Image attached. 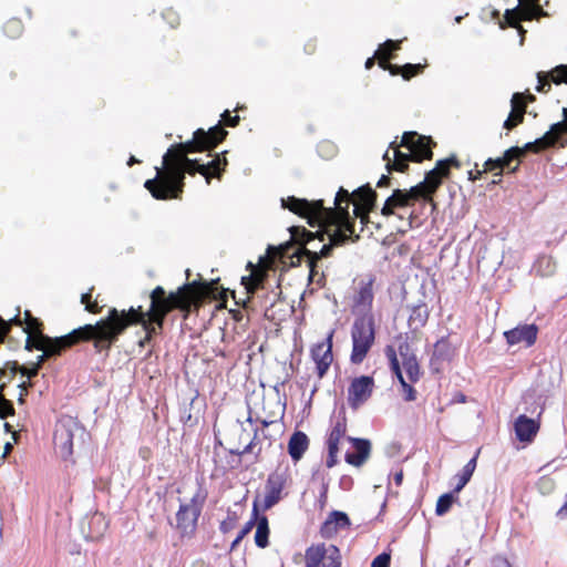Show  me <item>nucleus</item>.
Here are the masks:
<instances>
[{
	"mask_svg": "<svg viewBox=\"0 0 567 567\" xmlns=\"http://www.w3.org/2000/svg\"><path fill=\"white\" fill-rule=\"evenodd\" d=\"M3 32L10 39L19 38L23 32V23L20 19H9L3 24Z\"/></svg>",
	"mask_w": 567,
	"mask_h": 567,
	"instance_id": "nucleus-44",
	"label": "nucleus"
},
{
	"mask_svg": "<svg viewBox=\"0 0 567 567\" xmlns=\"http://www.w3.org/2000/svg\"><path fill=\"white\" fill-rule=\"evenodd\" d=\"M350 525V518L344 512L332 511L320 526V536L324 539H331L340 530L348 529Z\"/></svg>",
	"mask_w": 567,
	"mask_h": 567,
	"instance_id": "nucleus-24",
	"label": "nucleus"
},
{
	"mask_svg": "<svg viewBox=\"0 0 567 567\" xmlns=\"http://www.w3.org/2000/svg\"><path fill=\"white\" fill-rule=\"evenodd\" d=\"M89 341L93 342L97 353H101L106 348V318L100 319L95 324H85L74 329L70 333L59 338L45 336L43 330L30 332L27 336L25 349L28 351H32L33 349L39 351L45 350L47 355H60L71 347L80 342Z\"/></svg>",
	"mask_w": 567,
	"mask_h": 567,
	"instance_id": "nucleus-2",
	"label": "nucleus"
},
{
	"mask_svg": "<svg viewBox=\"0 0 567 567\" xmlns=\"http://www.w3.org/2000/svg\"><path fill=\"white\" fill-rule=\"evenodd\" d=\"M4 365L7 369V377L9 381H11L14 378L17 372L20 373L21 365L17 361H8L4 363Z\"/></svg>",
	"mask_w": 567,
	"mask_h": 567,
	"instance_id": "nucleus-60",
	"label": "nucleus"
},
{
	"mask_svg": "<svg viewBox=\"0 0 567 567\" xmlns=\"http://www.w3.org/2000/svg\"><path fill=\"white\" fill-rule=\"evenodd\" d=\"M429 319V311L425 305H419L413 307L410 317L409 324L414 328L424 327Z\"/></svg>",
	"mask_w": 567,
	"mask_h": 567,
	"instance_id": "nucleus-41",
	"label": "nucleus"
},
{
	"mask_svg": "<svg viewBox=\"0 0 567 567\" xmlns=\"http://www.w3.org/2000/svg\"><path fill=\"white\" fill-rule=\"evenodd\" d=\"M309 447V439L306 433L296 431L288 442V453L293 461H299Z\"/></svg>",
	"mask_w": 567,
	"mask_h": 567,
	"instance_id": "nucleus-31",
	"label": "nucleus"
},
{
	"mask_svg": "<svg viewBox=\"0 0 567 567\" xmlns=\"http://www.w3.org/2000/svg\"><path fill=\"white\" fill-rule=\"evenodd\" d=\"M401 40H386L384 43L380 44L375 51L378 64H380V59H382L383 55L388 56L386 61L394 59V53L401 49Z\"/></svg>",
	"mask_w": 567,
	"mask_h": 567,
	"instance_id": "nucleus-40",
	"label": "nucleus"
},
{
	"mask_svg": "<svg viewBox=\"0 0 567 567\" xmlns=\"http://www.w3.org/2000/svg\"><path fill=\"white\" fill-rule=\"evenodd\" d=\"M182 421L185 425L194 426L198 423L197 417H193L192 413H187L186 415L182 416Z\"/></svg>",
	"mask_w": 567,
	"mask_h": 567,
	"instance_id": "nucleus-63",
	"label": "nucleus"
},
{
	"mask_svg": "<svg viewBox=\"0 0 567 567\" xmlns=\"http://www.w3.org/2000/svg\"><path fill=\"white\" fill-rule=\"evenodd\" d=\"M228 292L229 290L228 289H225V288H220L218 289L215 293H213L212 296H209L207 299H213V300H216V301H223V300H227L228 301ZM230 296L233 297V299L236 301H238L236 299V293L235 291H230Z\"/></svg>",
	"mask_w": 567,
	"mask_h": 567,
	"instance_id": "nucleus-57",
	"label": "nucleus"
},
{
	"mask_svg": "<svg viewBox=\"0 0 567 567\" xmlns=\"http://www.w3.org/2000/svg\"><path fill=\"white\" fill-rule=\"evenodd\" d=\"M349 194L347 189L340 187L334 197V207H324L323 200H307L288 196L281 199L284 208L306 218L309 226L319 227L316 233L307 230L303 226H292L289 228L291 240L299 245L296 254L299 257L308 258L309 280L318 284L324 278L319 275L317 262L321 258L330 257L334 247L344 246L349 241L357 243L360 236L353 237V223L347 212V207L341 204H349Z\"/></svg>",
	"mask_w": 567,
	"mask_h": 567,
	"instance_id": "nucleus-1",
	"label": "nucleus"
},
{
	"mask_svg": "<svg viewBox=\"0 0 567 567\" xmlns=\"http://www.w3.org/2000/svg\"><path fill=\"white\" fill-rule=\"evenodd\" d=\"M162 17L171 28H176L179 25V14L173 8L165 9L162 13Z\"/></svg>",
	"mask_w": 567,
	"mask_h": 567,
	"instance_id": "nucleus-54",
	"label": "nucleus"
},
{
	"mask_svg": "<svg viewBox=\"0 0 567 567\" xmlns=\"http://www.w3.org/2000/svg\"><path fill=\"white\" fill-rule=\"evenodd\" d=\"M525 113L516 110H511L507 118L504 121L503 127L506 131H513L524 122Z\"/></svg>",
	"mask_w": 567,
	"mask_h": 567,
	"instance_id": "nucleus-45",
	"label": "nucleus"
},
{
	"mask_svg": "<svg viewBox=\"0 0 567 567\" xmlns=\"http://www.w3.org/2000/svg\"><path fill=\"white\" fill-rule=\"evenodd\" d=\"M349 442L352 444L354 452H347L344 455V460L348 464L360 467L362 466L370 456L371 444L369 440L365 439H354L348 437Z\"/></svg>",
	"mask_w": 567,
	"mask_h": 567,
	"instance_id": "nucleus-27",
	"label": "nucleus"
},
{
	"mask_svg": "<svg viewBox=\"0 0 567 567\" xmlns=\"http://www.w3.org/2000/svg\"><path fill=\"white\" fill-rule=\"evenodd\" d=\"M537 82L536 91L539 93H548L551 90V84L567 85V64L556 65L547 72L539 71Z\"/></svg>",
	"mask_w": 567,
	"mask_h": 567,
	"instance_id": "nucleus-23",
	"label": "nucleus"
},
{
	"mask_svg": "<svg viewBox=\"0 0 567 567\" xmlns=\"http://www.w3.org/2000/svg\"><path fill=\"white\" fill-rule=\"evenodd\" d=\"M538 328L536 324H524L512 330L505 331L504 337L509 346L525 342L527 347L536 342Z\"/></svg>",
	"mask_w": 567,
	"mask_h": 567,
	"instance_id": "nucleus-25",
	"label": "nucleus"
},
{
	"mask_svg": "<svg viewBox=\"0 0 567 567\" xmlns=\"http://www.w3.org/2000/svg\"><path fill=\"white\" fill-rule=\"evenodd\" d=\"M386 58L388 56L383 55L382 59H380L379 66L382 70L388 71L393 76L401 75L402 65L392 64L390 61H386Z\"/></svg>",
	"mask_w": 567,
	"mask_h": 567,
	"instance_id": "nucleus-55",
	"label": "nucleus"
},
{
	"mask_svg": "<svg viewBox=\"0 0 567 567\" xmlns=\"http://www.w3.org/2000/svg\"><path fill=\"white\" fill-rule=\"evenodd\" d=\"M426 65H427L426 62L424 64H421V63H417V64L406 63V64L402 65L401 76L405 81H410L412 78L423 73V71L426 68Z\"/></svg>",
	"mask_w": 567,
	"mask_h": 567,
	"instance_id": "nucleus-48",
	"label": "nucleus"
},
{
	"mask_svg": "<svg viewBox=\"0 0 567 567\" xmlns=\"http://www.w3.org/2000/svg\"><path fill=\"white\" fill-rule=\"evenodd\" d=\"M511 107L513 110L520 111L526 114L527 101L525 97V93H514L511 99Z\"/></svg>",
	"mask_w": 567,
	"mask_h": 567,
	"instance_id": "nucleus-52",
	"label": "nucleus"
},
{
	"mask_svg": "<svg viewBox=\"0 0 567 567\" xmlns=\"http://www.w3.org/2000/svg\"><path fill=\"white\" fill-rule=\"evenodd\" d=\"M178 297V288L175 291L166 292L162 286H156L150 292L151 305L146 312L168 315L175 310V303Z\"/></svg>",
	"mask_w": 567,
	"mask_h": 567,
	"instance_id": "nucleus-17",
	"label": "nucleus"
},
{
	"mask_svg": "<svg viewBox=\"0 0 567 567\" xmlns=\"http://www.w3.org/2000/svg\"><path fill=\"white\" fill-rule=\"evenodd\" d=\"M328 551L329 546L327 547L323 543L309 546L305 551L306 567H320Z\"/></svg>",
	"mask_w": 567,
	"mask_h": 567,
	"instance_id": "nucleus-35",
	"label": "nucleus"
},
{
	"mask_svg": "<svg viewBox=\"0 0 567 567\" xmlns=\"http://www.w3.org/2000/svg\"><path fill=\"white\" fill-rule=\"evenodd\" d=\"M288 474L286 471L276 470L268 475L265 484V497L262 509L268 511L282 498V491L287 486Z\"/></svg>",
	"mask_w": 567,
	"mask_h": 567,
	"instance_id": "nucleus-13",
	"label": "nucleus"
},
{
	"mask_svg": "<svg viewBox=\"0 0 567 567\" xmlns=\"http://www.w3.org/2000/svg\"><path fill=\"white\" fill-rule=\"evenodd\" d=\"M143 318L142 306H138L137 308L131 307L127 311H118L115 308L109 309V348L111 347L113 340H115L116 337L121 334L126 328L136 324H141L145 332V336L138 341V346L141 348L150 346L152 340L155 337L162 334V332L155 329L153 327L154 324H150Z\"/></svg>",
	"mask_w": 567,
	"mask_h": 567,
	"instance_id": "nucleus-5",
	"label": "nucleus"
},
{
	"mask_svg": "<svg viewBox=\"0 0 567 567\" xmlns=\"http://www.w3.org/2000/svg\"><path fill=\"white\" fill-rule=\"evenodd\" d=\"M227 135L228 132L220 124L210 127L208 131L198 128L194 132L190 141L173 144L163 156V163L187 158V154L190 153L212 151Z\"/></svg>",
	"mask_w": 567,
	"mask_h": 567,
	"instance_id": "nucleus-4",
	"label": "nucleus"
},
{
	"mask_svg": "<svg viewBox=\"0 0 567 567\" xmlns=\"http://www.w3.org/2000/svg\"><path fill=\"white\" fill-rule=\"evenodd\" d=\"M342 555L336 545L329 546V551L322 560V567H341Z\"/></svg>",
	"mask_w": 567,
	"mask_h": 567,
	"instance_id": "nucleus-43",
	"label": "nucleus"
},
{
	"mask_svg": "<svg viewBox=\"0 0 567 567\" xmlns=\"http://www.w3.org/2000/svg\"><path fill=\"white\" fill-rule=\"evenodd\" d=\"M332 337L333 332L324 341L311 348V358L316 363L317 374L320 379L324 377L333 361Z\"/></svg>",
	"mask_w": 567,
	"mask_h": 567,
	"instance_id": "nucleus-20",
	"label": "nucleus"
},
{
	"mask_svg": "<svg viewBox=\"0 0 567 567\" xmlns=\"http://www.w3.org/2000/svg\"><path fill=\"white\" fill-rule=\"evenodd\" d=\"M493 563L495 567H511L509 561L504 557H496Z\"/></svg>",
	"mask_w": 567,
	"mask_h": 567,
	"instance_id": "nucleus-64",
	"label": "nucleus"
},
{
	"mask_svg": "<svg viewBox=\"0 0 567 567\" xmlns=\"http://www.w3.org/2000/svg\"><path fill=\"white\" fill-rule=\"evenodd\" d=\"M221 122L225 126L236 127L240 122V117L238 115H230V112L226 110L221 114Z\"/></svg>",
	"mask_w": 567,
	"mask_h": 567,
	"instance_id": "nucleus-58",
	"label": "nucleus"
},
{
	"mask_svg": "<svg viewBox=\"0 0 567 567\" xmlns=\"http://www.w3.org/2000/svg\"><path fill=\"white\" fill-rule=\"evenodd\" d=\"M455 498L453 496V493H445L441 495L436 502L435 513L439 516H442L446 514L452 504L454 503Z\"/></svg>",
	"mask_w": 567,
	"mask_h": 567,
	"instance_id": "nucleus-47",
	"label": "nucleus"
},
{
	"mask_svg": "<svg viewBox=\"0 0 567 567\" xmlns=\"http://www.w3.org/2000/svg\"><path fill=\"white\" fill-rule=\"evenodd\" d=\"M400 355L402 357L403 369L408 375V379L411 383L416 382L420 379V365L419 362L413 354H409V346H400L399 347Z\"/></svg>",
	"mask_w": 567,
	"mask_h": 567,
	"instance_id": "nucleus-32",
	"label": "nucleus"
},
{
	"mask_svg": "<svg viewBox=\"0 0 567 567\" xmlns=\"http://www.w3.org/2000/svg\"><path fill=\"white\" fill-rule=\"evenodd\" d=\"M206 168L197 159L188 157L162 163L161 167H155V177L145 181L144 187L157 200H179L184 194L185 175L198 173L204 176Z\"/></svg>",
	"mask_w": 567,
	"mask_h": 567,
	"instance_id": "nucleus-3",
	"label": "nucleus"
},
{
	"mask_svg": "<svg viewBox=\"0 0 567 567\" xmlns=\"http://www.w3.org/2000/svg\"><path fill=\"white\" fill-rule=\"evenodd\" d=\"M258 504H257V501L254 502V506H252V516L251 518L243 526V528L240 529V532L238 533V536L241 537V538H245L250 532L251 529L255 527L256 525V522H257V518H258Z\"/></svg>",
	"mask_w": 567,
	"mask_h": 567,
	"instance_id": "nucleus-51",
	"label": "nucleus"
},
{
	"mask_svg": "<svg viewBox=\"0 0 567 567\" xmlns=\"http://www.w3.org/2000/svg\"><path fill=\"white\" fill-rule=\"evenodd\" d=\"M74 430L79 431L80 429L71 423H59L55 427L53 435L54 449L63 460L70 458L73 454Z\"/></svg>",
	"mask_w": 567,
	"mask_h": 567,
	"instance_id": "nucleus-16",
	"label": "nucleus"
},
{
	"mask_svg": "<svg viewBox=\"0 0 567 567\" xmlns=\"http://www.w3.org/2000/svg\"><path fill=\"white\" fill-rule=\"evenodd\" d=\"M255 543L259 548H266L269 545V526L268 518L262 515L256 522Z\"/></svg>",
	"mask_w": 567,
	"mask_h": 567,
	"instance_id": "nucleus-37",
	"label": "nucleus"
},
{
	"mask_svg": "<svg viewBox=\"0 0 567 567\" xmlns=\"http://www.w3.org/2000/svg\"><path fill=\"white\" fill-rule=\"evenodd\" d=\"M385 354L389 359L390 368H391L392 372L395 374V377L398 378V380L402 386L404 400L405 401H414L416 399V391L410 383H408L405 381V379L402 374L400 362L396 357V352H395L394 348L391 346H388L385 349Z\"/></svg>",
	"mask_w": 567,
	"mask_h": 567,
	"instance_id": "nucleus-28",
	"label": "nucleus"
},
{
	"mask_svg": "<svg viewBox=\"0 0 567 567\" xmlns=\"http://www.w3.org/2000/svg\"><path fill=\"white\" fill-rule=\"evenodd\" d=\"M208 497L207 489L199 484L188 503H181L176 512V529L184 536H192L197 529L198 518Z\"/></svg>",
	"mask_w": 567,
	"mask_h": 567,
	"instance_id": "nucleus-8",
	"label": "nucleus"
},
{
	"mask_svg": "<svg viewBox=\"0 0 567 567\" xmlns=\"http://www.w3.org/2000/svg\"><path fill=\"white\" fill-rule=\"evenodd\" d=\"M544 14L542 7L517 6L505 11L504 19L499 21V28L506 29L507 27H516L518 22L532 21Z\"/></svg>",
	"mask_w": 567,
	"mask_h": 567,
	"instance_id": "nucleus-19",
	"label": "nucleus"
},
{
	"mask_svg": "<svg viewBox=\"0 0 567 567\" xmlns=\"http://www.w3.org/2000/svg\"><path fill=\"white\" fill-rule=\"evenodd\" d=\"M225 154L226 152H224L221 155L217 154L208 164H204V167H207V171L204 175L207 184H210L213 177L218 179L221 178L223 173L228 165V161Z\"/></svg>",
	"mask_w": 567,
	"mask_h": 567,
	"instance_id": "nucleus-33",
	"label": "nucleus"
},
{
	"mask_svg": "<svg viewBox=\"0 0 567 567\" xmlns=\"http://www.w3.org/2000/svg\"><path fill=\"white\" fill-rule=\"evenodd\" d=\"M390 554L382 553L372 560L371 567H390Z\"/></svg>",
	"mask_w": 567,
	"mask_h": 567,
	"instance_id": "nucleus-59",
	"label": "nucleus"
},
{
	"mask_svg": "<svg viewBox=\"0 0 567 567\" xmlns=\"http://www.w3.org/2000/svg\"><path fill=\"white\" fill-rule=\"evenodd\" d=\"M563 121L557 122L553 124L551 126L556 131V133L559 135L564 144L567 143V107L563 109Z\"/></svg>",
	"mask_w": 567,
	"mask_h": 567,
	"instance_id": "nucleus-53",
	"label": "nucleus"
},
{
	"mask_svg": "<svg viewBox=\"0 0 567 567\" xmlns=\"http://www.w3.org/2000/svg\"><path fill=\"white\" fill-rule=\"evenodd\" d=\"M375 277L367 275L357 280L352 296V312L371 313L374 300Z\"/></svg>",
	"mask_w": 567,
	"mask_h": 567,
	"instance_id": "nucleus-11",
	"label": "nucleus"
},
{
	"mask_svg": "<svg viewBox=\"0 0 567 567\" xmlns=\"http://www.w3.org/2000/svg\"><path fill=\"white\" fill-rule=\"evenodd\" d=\"M195 285L184 284L178 287V297L175 303V309L183 313V319H187L193 310H198L204 300L194 291Z\"/></svg>",
	"mask_w": 567,
	"mask_h": 567,
	"instance_id": "nucleus-21",
	"label": "nucleus"
},
{
	"mask_svg": "<svg viewBox=\"0 0 567 567\" xmlns=\"http://www.w3.org/2000/svg\"><path fill=\"white\" fill-rule=\"evenodd\" d=\"M520 159V150L513 146L505 151L504 155L498 158H488L483 165V172H496V176H501L504 171L514 173L518 169Z\"/></svg>",
	"mask_w": 567,
	"mask_h": 567,
	"instance_id": "nucleus-14",
	"label": "nucleus"
},
{
	"mask_svg": "<svg viewBox=\"0 0 567 567\" xmlns=\"http://www.w3.org/2000/svg\"><path fill=\"white\" fill-rule=\"evenodd\" d=\"M461 166L462 165H461L460 159L454 154H452L447 158L439 159L435 163L434 168H432L431 171H429L425 174V177H424V181L422 182V184L427 189V193H430L432 195V197L434 198V195L437 192V189L441 187V185L443 184V181L450 178L451 168L458 169V168H461Z\"/></svg>",
	"mask_w": 567,
	"mask_h": 567,
	"instance_id": "nucleus-10",
	"label": "nucleus"
},
{
	"mask_svg": "<svg viewBox=\"0 0 567 567\" xmlns=\"http://www.w3.org/2000/svg\"><path fill=\"white\" fill-rule=\"evenodd\" d=\"M400 145L410 151V156H414L415 163L433 158V147L436 142L431 136L421 135L417 132H404Z\"/></svg>",
	"mask_w": 567,
	"mask_h": 567,
	"instance_id": "nucleus-9",
	"label": "nucleus"
},
{
	"mask_svg": "<svg viewBox=\"0 0 567 567\" xmlns=\"http://www.w3.org/2000/svg\"><path fill=\"white\" fill-rule=\"evenodd\" d=\"M480 453L481 449H478L475 452L474 456L464 465L461 473L456 474L455 478L457 480V483L453 489V493H460L464 488V486L470 482L471 477L475 472Z\"/></svg>",
	"mask_w": 567,
	"mask_h": 567,
	"instance_id": "nucleus-34",
	"label": "nucleus"
},
{
	"mask_svg": "<svg viewBox=\"0 0 567 567\" xmlns=\"http://www.w3.org/2000/svg\"><path fill=\"white\" fill-rule=\"evenodd\" d=\"M557 144L565 146L564 142L556 133L554 127L550 126L549 131L546 132L542 137L535 140L534 142L526 143L523 147H519L520 157H523L527 152L540 153L556 146Z\"/></svg>",
	"mask_w": 567,
	"mask_h": 567,
	"instance_id": "nucleus-26",
	"label": "nucleus"
},
{
	"mask_svg": "<svg viewBox=\"0 0 567 567\" xmlns=\"http://www.w3.org/2000/svg\"><path fill=\"white\" fill-rule=\"evenodd\" d=\"M347 431V417L344 415L337 417L327 439L328 456L326 465L328 468L336 466L338 463L339 444L342 441L349 442Z\"/></svg>",
	"mask_w": 567,
	"mask_h": 567,
	"instance_id": "nucleus-12",
	"label": "nucleus"
},
{
	"mask_svg": "<svg viewBox=\"0 0 567 567\" xmlns=\"http://www.w3.org/2000/svg\"><path fill=\"white\" fill-rule=\"evenodd\" d=\"M556 517L561 520H567V495L561 507L556 512Z\"/></svg>",
	"mask_w": 567,
	"mask_h": 567,
	"instance_id": "nucleus-62",
	"label": "nucleus"
},
{
	"mask_svg": "<svg viewBox=\"0 0 567 567\" xmlns=\"http://www.w3.org/2000/svg\"><path fill=\"white\" fill-rule=\"evenodd\" d=\"M351 340L350 361L361 364L375 342V320L372 313L355 317L351 327Z\"/></svg>",
	"mask_w": 567,
	"mask_h": 567,
	"instance_id": "nucleus-7",
	"label": "nucleus"
},
{
	"mask_svg": "<svg viewBox=\"0 0 567 567\" xmlns=\"http://www.w3.org/2000/svg\"><path fill=\"white\" fill-rule=\"evenodd\" d=\"M166 316L167 315L150 313L143 311V319L147 321L150 324H154L153 327L161 332H163Z\"/></svg>",
	"mask_w": 567,
	"mask_h": 567,
	"instance_id": "nucleus-50",
	"label": "nucleus"
},
{
	"mask_svg": "<svg viewBox=\"0 0 567 567\" xmlns=\"http://www.w3.org/2000/svg\"><path fill=\"white\" fill-rule=\"evenodd\" d=\"M6 383L0 384V417L7 419L8 416L14 415V408L10 400L6 399L3 391Z\"/></svg>",
	"mask_w": 567,
	"mask_h": 567,
	"instance_id": "nucleus-46",
	"label": "nucleus"
},
{
	"mask_svg": "<svg viewBox=\"0 0 567 567\" xmlns=\"http://www.w3.org/2000/svg\"><path fill=\"white\" fill-rule=\"evenodd\" d=\"M375 383L370 375L354 378L348 388V401L351 408L357 409L367 402L373 393Z\"/></svg>",
	"mask_w": 567,
	"mask_h": 567,
	"instance_id": "nucleus-15",
	"label": "nucleus"
},
{
	"mask_svg": "<svg viewBox=\"0 0 567 567\" xmlns=\"http://www.w3.org/2000/svg\"><path fill=\"white\" fill-rule=\"evenodd\" d=\"M219 279H213L210 281L194 280L186 282L187 285H195L194 291L205 301L209 296L215 293L218 288Z\"/></svg>",
	"mask_w": 567,
	"mask_h": 567,
	"instance_id": "nucleus-39",
	"label": "nucleus"
},
{
	"mask_svg": "<svg viewBox=\"0 0 567 567\" xmlns=\"http://www.w3.org/2000/svg\"><path fill=\"white\" fill-rule=\"evenodd\" d=\"M401 147L403 146L400 145L398 137H395V140L390 143L389 148L383 155V161L386 162L385 167L389 173H405L409 169V163L414 162V156H410V151L404 153L400 150Z\"/></svg>",
	"mask_w": 567,
	"mask_h": 567,
	"instance_id": "nucleus-18",
	"label": "nucleus"
},
{
	"mask_svg": "<svg viewBox=\"0 0 567 567\" xmlns=\"http://www.w3.org/2000/svg\"><path fill=\"white\" fill-rule=\"evenodd\" d=\"M92 290L93 289L82 295L81 302L85 306V310H87L89 312L99 313L102 311L104 306L99 303L97 298H95L94 300L92 299Z\"/></svg>",
	"mask_w": 567,
	"mask_h": 567,
	"instance_id": "nucleus-49",
	"label": "nucleus"
},
{
	"mask_svg": "<svg viewBox=\"0 0 567 567\" xmlns=\"http://www.w3.org/2000/svg\"><path fill=\"white\" fill-rule=\"evenodd\" d=\"M514 429L518 441L530 443L539 431V423L522 414L515 420Z\"/></svg>",
	"mask_w": 567,
	"mask_h": 567,
	"instance_id": "nucleus-29",
	"label": "nucleus"
},
{
	"mask_svg": "<svg viewBox=\"0 0 567 567\" xmlns=\"http://www.w3.org/2000/svg\"><path fill=\"white\" fill-rule=\"evenodd\" d=\"M22 324L25 326L23 328V331L27 334H29L30 332H39L44 328L43 322L39 318L33 317L30 310L24 311Z\"/></svg>",
	"mask_w": 567,
	"mask_h": 567,
	"instance_id": "nucleus-42",
	"label": "nucleus"
},
{
	"mask_svg": "<svg viewBox=\"0 0 567 567\" xmlns=\"http://www.w3.org/2000/svg\"><path fill=\"white\" fill-rule=\"evenodd\" d=\"M347 193L349 194V199H350L349 204L347 205V202H343L341 204V206L347 207L346 209L348 213H349L350 204L352 202L354 204L355 210H360V209L374 210L375 205H377L378 194L374 189L371 188V186L369 184H365V185L357 188L352 193H349L348 190H347Z\"/></svg>",
	"mask_w": 567,
	"mask_h": 567,
	"instance_id": "nucleus-22",
	"label": "nucleus"
},
{
	"mask_svg": "<svg viewBox=\"0 0 567 567\" xmlns=\"http://www.w3.org/2000/svg\"><path fill=\"white\" fill-rule=\"evenodd\" d=\"M219 279H213L210 281L194 280L186 282L187 285H195L194 291L205 301L209 296L215 293L218 288Z\"/></svg>",
	"mask_w": 567,
	"mask_h": 567,
	"instance_id": "nucleus-38",
	"label": "nucleus"
},
{
	"mask_svg": "<svg viewBox=\"0 0 567 567\" xmlns=\"http://www.w3.org/2000/svg\"><path fill=\"white\" fill-rule=\"evenodd\" d=\"M268 255L266 257H260L259 262L257 265L249 261L246 266L247 270H249V275L241 277V285L245 287L247 292V297L243 299V301H236L237 306L243 307L244 309H248L251 302V299L255 292L264 288V282L268 277V270L271 268L272 258L279 256L282 257L286 254V247H272L270 246L267 250Z\"/></svg>",
	"mask_w": 567,
	"mask_h": 567,
	"instance_id": "nucleus-6",
	"label": "nucleus"
},
{
	"mask_svg": "<svg viewBox=\"0 0 567 567\" xmlns=\"http://www.w3.org/2000/svg\"><path fill=\"white\" fill-rule=\"evenodd\" d=\"M20 373L31 381V379L37 377L39 373V363H33V365L30 368L21 365Z\"/></svg>",
	"mask_w": 567,
	"mask_h": 567,
	"instance_id": "nucleus-61",
	"label": "nucleus"
},
{
	"mask_svg": "<svg viewBox=\"0 0 567 567\" xmlns=\"http://www.w3.org/2000/svg\"><path fill=\"white\" fill-rule=\"evenodd\" d=\"M412 206L408 194H405V189L396 188L393 190L392 195L389 196L381 208V214L385 217L392 216L396 208H403Z\"/></svg>",
	"mask_w": 567,
	"mask_h": 567,
	"instance_id": "nucleus-30",
	"label": "nucleus"
},
{
	"mask_svg": "<svg viewBox=\"0 0 567 567\" xmlns=\"http://www.w3.org/2000/svg\"><path fill=\"white\" fill-rule=\"evenodd\" d=\"M405 194H408L411 205H414V203L417 200H423L431 204L433 208L436 207L434 198L430 193H427V189L422 184V182L415 186H412L410 189H405Z\"/></svg>",
	"mask_w": 567,
	"mask_h": 567,
	"instance_id": "nucleus-36",
	"label": "nucleus"
},
{
	"mask_svg": "<svg viewBox=\"0 0 567 567\" xmlns=\"http://www.w3.org/2000/svg\"><path fill=\"white\" fill-rule=\"evenodd\" d=\"M371 212L372 210H368V209H360V210L353 209L354 216H351L350 214H349V216L353 224L355 223V218H359L362 225H367L369 223V218H370L369 215ZM354 236H359V235L355 234V230L353 229V237Z\"/></svg>",
	"mask_w": 567,
	"mask_h": 567,
	"instance_id": "nucleus-56",
	"label": "nucleus"
}]
</instances>
